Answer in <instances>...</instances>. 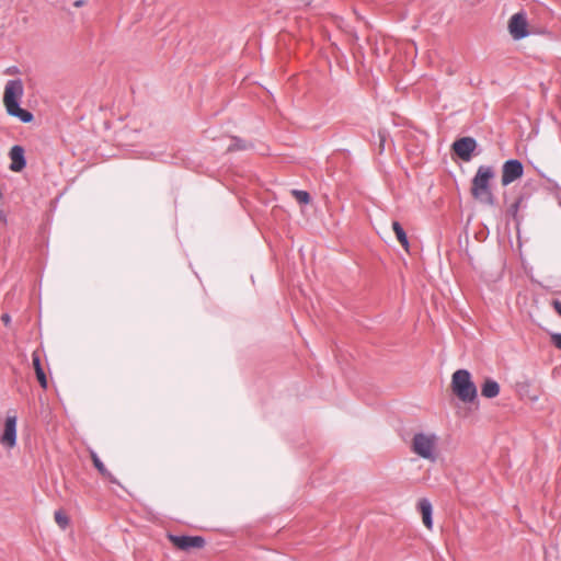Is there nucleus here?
Wrapping results in <instances>:
<instances>
[{"label":"nucleus","instance_id":"aec40b11","mask_svg":"<svg viewBox=\"0 0 561 561\" xmlns=\"http://www.w3.org/2000/svg\"><path fill=\"white\" fill-rule=\"evenodd\" d=\"M5 216L2 211H0V227H3L5 225Z\"/></svg>","mask_w":561,"mask_h":561},{"label":"nucleus","instance_id":"423d86ee","mask_svg":"<svg viewBox=\"0 0 561 561\" xmlns=\"http://www.w3.org/2000/svg\"><path fill=\"white\" fill-rule=\"evenodd\" d=\"M524 173V167L520 161L516 159L507 160L502 167V185L506 186L514 181L520 179Z\"/></svg>","mask_w":561,"mask_h":561},{"label":"nucleus","instance_id":"7ed1b4c3","mask_svg":"<svg viewBox=\"0 0 561 561\" xmlns=\"http://www.w3.org/2000/svg\"><path fill=\"white\" fill-rule=\"evenodd\" d=\"M450 387L454 394L465 403L474 401L478 396L477 387L467 369H458L453 374Z\"/></svg>","mask_w":561,"mask_h":561},{"label":"nucleus","instance_id":"20e7f679","mask_svg":"<svg viewBox=\"0 0 561 561\" xmlns=\"http://www.w3.org/2000/svg\"><path fill=\"white\" fill-rule=\"evenodd\" d=\"M411 450L419 457L434 462L438 456V438L432 433H417L412 437Z\"/></svg>","mask_w":561,"mask_h":561},{"label":"nucleus","instance_id":"39448f33","mask_svg":"<svg viewBox=\"0 0 561 561\" xmlns=\"http://www.w3.org/2000/svg\"><path fill=\"white\" fill-rule=\"evenodd\" d=\"M528 21L525 12H517L508 20L507 28L511 36L518 41L529 35Z\"/></svg>","mask_w":561,"mask_h":561},{"label":"nucleus","instance_id":"6ab92c4d","mask_svg":"<svg viewBox=\"0 0 561 561\" xmlns=\"http://www.w3.org/2000/svg\"><path fill=\"white\" fill-rule=\"evenodd\" d=\"M553 308L558 312V314L561 317V301L554 300L553 301Z\"/></svg>","mask_w":561,"mask_h":561},{"label":"nucleus","instance_id":"0eeeda50","mask_svg":"<svg viewBox=\"0 0 561 561\" xmlns=\"http://www.w3.org/2000/svg\"><path fill=\"white\" fill-rule=\"evenodd\" d=\"M169 540L179 549L187 551L191 549H202L205 546V539L201 536H174L170 535Z\"/></svg>","mask_w":561,"mask_h":561},{"label":"nucleus","instance_id":"4be33fe9","mask_svg":"<svg viewBox=\"0 0 561 561\" xmlns=\"http://www.w3.org/2000/svg\"><path fill=\"white\" fill-rule=\"evenodd\" d=\"M1 319L5 324L10 322V317L8 314H2Z\"/></svg>","mask_w":561,"mask_h":561},{"label":"nucleus","instance_id":"f257e3e1","mask_svg":"<svg viewBox=\"0 0 561 561\" xmlns=\"http://www.w3.org/2000/svg\"><path fill=\"white\" fill-rule=\"evenodd\" d=\"M23 94V82L20 79L9 80L3 91V105L8 115L16 117L23 123H31L34 119L33 114L19 105Z\"/></svg>","mask_w":561,"mask_h":561},{"label":"nucleus","instance_id":"412c9836","mask_svg":"<svg viewBox=\"0 0 561 561\" xmlns=\"http://www.w3.org/2000/svg\"><path fill=\"white\" fill-rule=\"evenodd\" d=\"M83 4H84V1H83V0H77V1H75V3H73V5H75L76 8H80V7H82Z\"/></svg>","mask_w":561,"mask_h":561},{"label":"nucleus","instance_id":"4468645a","mask_svg":"<svg viewBox=\"0 0 561 561\" xmlns=\"http://www.w3.org/2000/svg\"><path fill=\"white\" fill-rule=\"evenodd\" d=\"M392 229H393L396 237H397L398 241L400 242V244L403 247V249L407 252H409V250H410L409 240H408L407 233L403 230V228L401 227V225L398 221H393Z\"/></svg>","mask_w":561,"mask_h":561},{"label":"nucleus","instance_id":"9b49d317","mask_svg":"<svg viewBox=\"0 0 561 561\" xmlns=\"http://www.w3.org/2000/svg\"><path fill=\"white\" fill-rule=\"evenodd\" d=\"M417 508L422 515V522L424 526L431 530L433 528V519H432V513L433 507L431 502L427 499H421L417 502Z\"/></svg>","mask_w":561,"mask_h":561},{"label":"nucleus","instance_id":"ddd939ff","mask_svg":"<svg viewBox=\"0 0 561 561\" xmlns=\"http://www.w3.org/2000/svg\"><path fill=\"white\" fill-rule=\"evenodd\" d=\"M500 393V386L492 379L485 380L481 388V394L488 399L495 398Z\"/></svg>","mask_w":561,"mask_h":561},{"label":"nucleus","instance_id":"9d476101","mask_svg":"<svg viewBox=\"0 0 561 561\" xmlns=\"http://www.w3.org/2000/svg\"><path fill=\"white\" fill-rule=\"evenodd\" d=\"M10 170L13 172H20L25 168L26 161L24 158V149L21 146H13L10 150Z\"/></svg>","mask_w":561,"mask_h":561},{"label":"nucleus","instance_id":"2eb2a0df","mask_svg":"<svg viewBox=\"0 0 561 561\" xmlns=\"http://www.w3.org/2000/svg\"><path fill=\"white\" fill-rule=\"evenodd\" d=\"M91 458L94 467L104 478L108 479L113 483L117 482L116 479L112 476V473L105 468L104 463L100 460L95 453H91Z\"/></svg>","mask_w":561,"mask_h":561},{"label":"nucleus","instance_id":"1a4fd4ad","mask_svg":"<svg viewBox=\"0 0 561 561\" xmlns=\"http://www.w3.org/2000/svg\"><path fill=\"white\" fill-rule=\"evenodd\" d=\"M476 146L477 144L473 138L463 137L454 142L453 149L461 160L469 161Z\"/></svg>","mask_w":561,"mask_h":561},{"label":"nucleus","instance_id":"f8f14e48","mask_svg":"<svg viewBox=\"0 0 561 561\" xmlns=\"http://www.w3.org/2000/svg\"><path fill=\"white\" fill-rule=\"evenodd\" d=\"M32 362H33V367H34L35 374H36V378H37L41 387L43 389H47V387H48L47 378L42 368L39 356L36 352H34L32 354Z\"/></svg>","mask_w":561,"mask_h":561},{"label":"nucleus","instance_id":"dca6fc26","mask_svg":"<svg viewBox=\"0 0 561 561\" xmlns=\"http://www.w3.org/2000/svg\"><path fill=\"white\" fill-rule=\"evenodd\" d=\"M55 522L65 529L69 525V518L62 511H56L54 514Z\"/></svg>","mask_w":561,"mask_h":561},{"label":"nucleus","instance_id":"f03ea898","mask_svg":"<svg viewBox=\"0 0 561 561\" xmlns=\"http://www.w3.org/2000/svg\"><path fill=\"white\" fill-rule=\"evenodd\" d=\"M494 178L492 167L481 165L478 168L471 184V195L478 202L485 205L494 204V196L491 192L490 181Z\"/></svg>","mask_w":561,"mask_h":561},{"label":"nucleus","instance_id":"6e6552de","mask_svg":"<svg viewBox=\"0 0 561 561\" xmlns=\"http://www.w3.org/2000/svg\"><path fill=\"white\" fill-rule=\"evenodd\" d=\"M16 416L8 415L4 422L3 433L0 437V443L11 449L16 445Z\"/></svg>","mask_w":561,"mask_h":561},{"label":"nucleus","instance_id":"f3484780","mask_svg":"<svg viewBox=\"0 0 561 561\" xmlns=\"http://www.w3.org/2000/svg\"><path fill=\"white\" fill-rule=\"evenodd\" d=\"M291 194L296 198V201L298 203H300V204H308V203H310V195L306 191L294 190L291 192Z\"/></svg>","mask_w":561,"mask_h":561},{"label":"nucleus","instance_id":"a211bd4d","mask_svg":"<svg viewBox=\"0 0 561 561\" xmlns=\"http://www.w3.org/2000/svg\"><path fill=\"white\" fill-rule=\"evenodd\" d=\"M553 345L561 351V333L551 334Z\"/></svg>","mask_w":561,"mask_h":561}]
</instances>
